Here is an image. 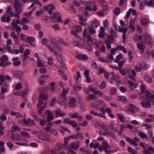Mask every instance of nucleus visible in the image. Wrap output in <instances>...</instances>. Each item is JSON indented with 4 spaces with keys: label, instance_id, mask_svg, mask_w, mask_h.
Returning <instances> with one entry per match:
<instances>
[{
    "label": "nucleus",
    "instance_id": "1",
    "mask_svg": "<svg viewBox=\"0 0 154 154\" xmlns=\"http://www.w3.org/2000/svg\"><path fill=\"white\" fill-rule=\"evenodd\" d=\"M34 133L37 135L39 138L43 141H49L50 140L49 135L44 131H42L38 132L35 131Z\"/></svg>",
    "mask_w": 154,
    "mask_h": 154
},
{
    "label": "nucleus",
    "instance_id": "2",
    "mask_svg": "<svg viewBox=\"0 0 154 154\" xmlns=\"http://www.w3.org/2000/svg\"><path fill=\"white\" fill-rule=\"evenodd\" d=\"M47 46L48 48L55 54L60 56H62L63 49L61 47H59L57 45V46L55 48H53L49 45H48Z\"/></svg>",
    "mask_w": 154,
    "mask_h": 154
},
{
    "label": "nucleus",
    "instance_id": "3",
    "mask_svg": "<svg viewBox=\"0 0 154 154\" xmlns=\"http://www.w3.org/2000/svg\"><path fill=\"white\" fill-rule=\"evenodd\" d=\"M83 39L86 41H87L88 43L91 45L93 44V41L91 36V35L88 34V29L87 28H85L83 32Z\"/></svg>",
    "mask_w": 154,
    "mask_h": 154
},
{
    "label": "nucleus",
    "instance_id": "4",
    "mask_svg": "<svg viewBox=\"0 0 154 154\" xmlns=\"http://www.w3.org/2000/svg\"><path fill=\"white\" fill-rule=\"evenodd\" d=\"M88 15V13L86 12H85L81 14H79V19L80 21V23L81 25L85 26H86L87 23L84 22L87 21V18L86 17V16H87Z\"/></svg>",
    "mask_w": 154,
    "mask_h": 154
},
{
    "label": "nucleus",
    "instance_id": "5",
    "mask_svg": "<svg viewBox=\"0 0 154 154\" xmlns=\"http://www.w3.org/2000/svg\"><path fill=\"white\" fill-rule=\"evenodd\" d=\"M97 128H98L101 131L99 132L100 134L103 135L106 134L108 131L107 128L102 125H101L99 123H97Z\"/></svg>",
    "mask_w": 154,
    "mask_h": 154
},
{
    "label": "nucleus",
    "instance_id": "6",
    "mask_svg": "<svg viewBox=\"0 0 154 154\" xmlns=\"http://www.w3.org/2000/svg\"><path fill=\"white\" fill-rule=\"evenodd\" d=\"M126 140L131 144H134L135 146L138 145L137 142L140 141L139 138L137 137H134L133 139L129 137H127L126 138Z\"/></svg>",
    "mask_w": 154,
    "mask_h": 154
},
{
    "label": "nucleus",
    "instance_id": "7",
    "mask_svg": "<svg viewBox=\"0 0 154 154\" xmlns=\"http://www.w3.org/2000/svg\"><path fill=\"white\" fill-rule=\"evenodd\" d=\"M0 60L1 63L2 64L3 66H5L8 65H10L11 63L9 62L8 58L6 55H4L1 58Z\"/></svg>",
    "mask_w": 154,
    "mask_h": 154
},
{
    "label": "nucleus",
    "instance_id": "8",
    "mask_svg": "<svg viewBox=\"0 0 154 154\" xmlns=\"http://www.w3.org/2000/svg\"><path fill=\"white\" fill-rule=\"evenodd\" d=\"M114 38L113 36L109 35L107 37V39L105 40V43L108 49H110L111 48V44L114 40Z\"/></svg>",
    "mask_w": 154,
    "mask_h": 154
},
{
    "label": "nucleus",
    "instance_id": "9",
    "mask_svg": "<svg viewBox=\"0 0 154 154\" xmlns=\"http://www.w3.org/2000/svg\"><path fill=\"white\" fill-rule=\"evenodd\" d=\"M119 31L120 32L123 33L122 35L123 38V41L124 43H125V42L126 38V33L127 32L128 30V28L126 27L122 28L120 26H119Z\"/></svg>",
    "mask_w": 154,
    "mask_h": 154
},
{
    "label": "nucleus",
    "instance_id": "10",
    "mask_svg": "<svg viewBox=\"0 0 154 154\" xmlns=\"http://www.w3.org/2000/svg\"><path fill=\"white\" fill-rule=\"evenodd\" d=\"M15 16L16 17L20 18V15L23 10V8L22 7H18L16 6L15 7Z\"/></svg>",
    "mask_w": 154,
    "mask_h": 154
},
{
    "label": "nucleus",
    "instance_id": "11",
    "mask_svg": "<svg viewBox=\"0 0 154 154\" xmlns=\"http://www.w3.org/2000/svg\"><path fill=\"white\" fill-rule=\"evenodd\" d=\"M64 122L70 125L73 127H76L77 126V123L75 121L71 120L69 118H66L64 120Z\"/></svg>",
    "mask_w": 154,
    "mask_h": 154
},
{
    "label": "nucleus",
    "instance_id": "12",
    "mask_svg": "<svg viewBox=\"0 0 154 154\" xmlns=\"http://www.w3.org/2000/svg\"><path fill=\"white\" fill-rule=\"evenodd\" d=\"M149 66H148L146 64L145 66H144L141 63L139 64L135 67V68L137 72L141 71L143 69L147 70Z\"/></svg>",
    "mask_w": 154,
    "mask_h": 154
},
{
    "label": "nucleus",
    "instance_id": "13",
    "mask_svg": "<svg viewBox=\"0 0 154 154\" xmlns=\"http://www.w3.org/2000/svg\"><path fill=\"white\" fill-rule=\"evenodd\" d=\"M23 122L25 125L29 127H32L35 125V121L29 118L27 119L24 118L23 119Z\"/></svg>",
    "mask_w": 154,
    "mask_h": 154
},
{
    "label": "nucleus",
    "instance_id": "14",
    "mask_svg": "<svg viewBox=\"0 0 154 154\" xmlns=\"http://www.w3.org/2000/svg\"><path fill=\"white\" fill-rule=\"evenodd\" d=\"M35 39V38L32 36H28L27 37V40H25V42H27L30 44L31 46L35 47V44L34 43Z\"/></svg>",
    "mask_w": 154,
    "mask_h": 154
},
{
    "label": "nucleus",
    "instance_id": "15",
    "mask_svg": "<svg viewBox=\"0 0 154 154\" xmlns=\"http://www.w3.org/2000/svg\"><path fill=\"white\" fill-rule=\"evenodd\" d=\"M47 116V119L48 121L50 122L54 119L53 113L50 110H48L45 112Z\"/></svg>",
    "mask_w": 154,
    "mask_h": 154
},
{
    "label": "nucleus",
    "instance_id": "16",
    "mask_svg": "<svg viewBox=\"0 0 154 154\" xmlns=\"http://www.w3.org/2000/svg\"><path fill=\"white\" fill-rule=\"evenodd\" d=\"M70 116L72 118H77L78 119V121H81L84 119L82 115H79L78 113L77 112L71 113L70 115Z\"/></svg>",
    "mask_w": 154,
    "mask_h": 154
},
{
    "label": "nucleus",
    "instance_id": "17",
    "mask_svg": "<svg viewBox=\"0 0 154 154\" xmlns=\"http://www.w3.org/2000/svg\"><path fill=\"white\" fill-rule=\"evenodd\" d=\"M91 107L95 109H98L99 107H105V103L102 101H100L98 102V104L96 105L93 103L91 104Z\"/></svg>",
    "mask_w": 154,
    "mask_h": 154
},
{
    "label": "nucleus",
    "instance_id": "18",
    "mask_svg": "<svg viewBox=\"0 0 154 154\" xmlns=\"http://www.w3.org/2000/svg\"><path fill=\"white\" fill-rule=\"evenodd\" d=\"M50 14L51 16V20L54 23L56 22L58 17L60 15V14L58 12L54 13L53 14L51 13Z\"/></svg>",
    "mask_w": 154,
    "mask_h": 154
},
{
    "label": "nucleus",
    "instance_id": "19",
    "mask_svg": "<svg viewBox=\"0 0 154 154\" xmlns=\"http://www.w3.org/2000/svg\"><path fill=\"white\" fill-rule=\"evenodd\" d=\"M76 57L78 59L84 61L86 60L88 58V56L86 55L82 54H77Z\"/></svg>",
    "mask_w": 154,
    "mask_h": 154
},
{
    "label": "nucleus",
    "instance_id": "20",
    "mask_svg": "<svg viewBox=\"0 0 154 154\" xmlns=\"http://www.w3.org/2000/svg\"><path fill=\"white\" fill-rule=\"evenodd\" d=\"M67 99L66 96L60 95V97L59 99V103L62 105H66L67 103Z\"/></svg>",
    "mask_w": 154,
    "mask_h": 154
},
{
    "label": "nucleus",
    "instance_id": "21",
    "mask_svg": "<svg viewBox=\"0 0 154 154\" xmlns=\"http://www.w3.org/2000/svg\"><path fill=\"white\" fill-rule=\"evenodd\" d=\"M76 99L75 97L71 98L69 100V106L71 108H75L76 106Z\"/></svg>",
    "mask_w": 154,
    "mask_h": 154
},
{
    "label": "nucleus",
    "instance_id": "22",
    "mask_svg": "<svg viewBox=\"0 0 154 154\" xmlns=\"http://www.w3.org/2000/svg\"><path fill=\"white\" fill-rule=\"evenodd\" d=\"M144 40L145 43L151 44L152 42V39L151 36L147 34H146L144 35Z\"/></svg>",
    "mask_w": 154,
    "mask_h": 154
},
{
    "label": "nucleus",
    "instance_id": "23",
    "mask_svg": "<svg viewBox=\"0 0 154 154\" xmlns=\"http://www.w3.org/2000/svg\"><path fill=\"white\" fill-rule=\"evenodd\" d=\"M143 153L144 154H152V152L154 153V148L149 146L148 149H144L143 151Z\"/></svg>",
    "mask_w": 154,
    "mask_h": 154
},
{
    "label": "nucleus",
    "instance_id": "24",
    "mask_svg": "<svg viewBox=\"0 0 154 154\" xmlns=\"http://www.w3.org/2000/svg\"><path fill=\"white\" fill-rule=\"evenodd\" d=\"M13 27L16 29V31L17 32H20L22 31V28L20 26L17 25L16 23L14 20H13L11 23Z\"/></svg>",
    "mask_w": 154,
    "mask_h": 154
},
{
    "label": "nucleus",
    "instance_id": "25",
    "mask_svg": "<svg viewBox=\"0 0 154 154\" xmlns=\"http://www.w3.org/2000/svg\"><path fill=\"white\" fill-rule=\"evenodd\" d=\"M13 64L15 66H18L21 64V62L19 60V57H14L12 59Z\"/></svg>",
    "mask_w": 154,
    "mask_h": 154
},
{
    "label": "nucleus",
    "instance_id": "26",
    "mask_svg": "<svg viewBox=\"0 0 154 154\" xmlns=\"http://www.w3.org/2000/svg\"><path fill=\"white\" fill-rule=\"evenodd\" d=\"M100 32L98 34V36L101 38H103L105 37V29L104 27L102 26L100 28Z\"/></svg>",
    "mask_w": 154,
    "mask_h": 154
},
{
    "label": "nucleus",
    "instance_id": "27",
    "mask_svg": "<svg viewBox=\"0 0 154 154\" xmlns=\"http://www.w3.org/2000/svg\"><path fill=\"white\" fill-rule=\"evenodd\" d=\"M66 113L64 112H61L60 109H58L56 112V117H63L65 116Z\"/></svg>",
    "mask_w": 154,
    "mask_h": 154
},
{
    "label": "nucleus",
    "instance_id": "28",
    "mask_svg": "<svg viewBox=\"0 0 154 154\" xmlns=\"http://www.w3.org/2000/svg\"><path fill=\"white\" fill-rule=\"evenodd\" d=\"M142 106L144 108H150L151 106V104L149 101L142 102L141 103Z\"/></svg>",
    "mask_w": 154,
    "mask_h": 154
},
{
    "label": "nucleus",
    "instance_id": "29",
    "mask_svg": "<svg viewBox=\"0 0 154 154\" xmlns=\"http://www.w3.org/2000/svg\"><path fill=\"white\" fill-rule=\"evenodd\" d=\"M146 88V85L143 84H142L140 85V89H141V93H144L146 95V93L147 92L150 93L147 90H145Z\"/></svg>",
    "mask_w": 154,
    "mask_h": 154
},
{
    "label": "nucleus",
    "instance_id": "30",
    "mask_svg": "<svg viewBox=\"0 0 154 154\" xmlns=\"http://www.w3.org/2000/svg\"><path fill=\"white\" fill-rule=\"evenodd\" d=\"M137 47L138 49L140 50L141 53H143L145 49V46L142 43L138 42L137 44Z\"/></svg>",
    "mask_w": 154,
    "mask_h": 154
},
{
    "label": "nucleus",
    "instance_id": "31",
    "mask_svg": "<svg viewBox=\"0 0 154 154\" xmlns=\"http://www.w3.org/2000/svg\"><path fill=\"white\" fill-rule=\"evenodd\" d=\"M51 45L53 46V48L57 46V42L53 37H51L50 39Z\"/></svg>",
    "mask_w": 154,
    "mask_h": 154
},
{
    "label": "nucleus",
    "instance_id": "32",
    "mask_svg": "<svg viewBox=\"0 0 154 154\" xmlns=\"http://www.w3.org/2000/svg\"><path fill=\"white\" fill-rule=\"evenodd\" d=\"M84 91L87 94L90 93L91 91H92L94 93L95 88L90 85L88 88H84Z\"/></svg>",
    "mask_w": 154,
    "mask_h": 154
},
{
    "label": "nucleus",
    "instance_id": "33",
    "mask_svg": "<svg viewBox=\"0 0 154 154\" xmlns=\"http://www.w3.org/2000/svg\"><path fill=\"white\" fill-rule=\"evenodd\" d=\"M146 93V99L148 100L151 101L154 99V94H152L150 93L147 92Z\"/></svg>",
    "mask_w": 154,
    "mask_h": 154
},
{
    "label": "nucleus",
    "instance_id": "34",
    "mask_svg": "<svg viewBox=\"0 0 154 154\" xmlns=\"http://www.w3.org/2000/svg\"><path fill=\"white\" fill-rule=\"evenodd\" d=\"M117 99V100L119 101H122L124 102H126L127 101V98L124 96H118Z\"/></svg>",
    "mask_w": 154,
    "mask_h": 154
},
{
    "label": "nucleus",
    "instance_id": "35",
    "mask_svg": "<svg viewBox=\"0 0 154 154\" xmlns=\"http://www.w3.org/2000/svg\"><path fill=\"white\" fill-rule=\"evenodd\" d=\"M80 143L79 142L77 141L76 143H73L71 144V147L74 149H77L79 147Z\"/></svg>",
    "mask_w": 154,
    "mask_h": 154
},
{
    "label": "nucleus",
    "instance_id": "36",
    "mask_svg": "<svg viewBox=\"0 0 154 154\" xmlns=\"http://www.w3.org/2000/svg\"><path fill=\"white\" fill-rule=\"evenodd\" d=\"M11 19L10 17L8 16L6 17L5 15H3L1 18V21L2 22H9Z\"/></svg>",
    "mask_w": 154,
    "mask_h": 154
},
{
    "label": "nucleus",
    "instance_id": "37",
    "mask_svg": "<svg viewBox=\"0 0 154 154\" xmlns=\"http://www.w3.org/2000/svg\"><path fill=\"white\" fill-rule=\"evenodd\" d=\"M69 89L68 88H63V92L62 94H60V95L66 96V95L68 94L69 91Z\"/></svg>",
    "mask_w": 154,
    "mask_h": 154
},
{
    "label": "nucleus",
    "instance_id": "38",
    "mask_svg": "<svg viewBox=\"0 0 154 154\" xmlns=\"http://www.w3.org/2000/svg\"><path fill=\"white\" fill-rule=\"evenodd\" d=\"M11 114L13 116H15L17 118L19 117L21 118L22 117V115L19 112L12 111L11 112Z\"/></svg>",
    "mask_w": 154,
    "mask_h": 154
},
{
    "label": "nucleus",
    "instance_id": "39",
    "mask_svg": "<svg viewBox=\"0 0 154 154\" xmlns=\"http://www.w3.org/2000/svg\"><path fill=\"white\" fill-rule=\"evenodd\" d=\"M144 79L145 81H146L149 83H151L152 82V79L151 77L149 74H145Z\"/></svg>",
    "mask_w": 154,
    "mask_h": 154
},
{
    "label": "nucleus",
    "instance_id": "40",
    "mask_svg": "<svg viewBox=\"0 0 154 154\" xmlns=\"http://www.w3.org/2000/svg\"><path fill=\"white\" fill-rule=\"evenodd\" d=\"M149 20L147 19L143 18L141 21V24L143 25L146 26L149 24Z\"/></svg>",
    "mask_w": 154,
    "mask_h": 154
},
{
    "label": "nucleus",
    "instance_id": "41",
    "mask_svg": "<svg viewBox=\"0 0 154 154\" xmlns=\"http://www.w3.org/2000/svg\"><path fill=\"white\" fill-rule=\"evenodd\" d=\"M53 124V123L51 122H48L47 125L46 127H45V129L46 131L47 132H49L51 130V125Z\"/></svg>",
    "mask_w": 154,
    "mask_h": 154
},
{
    "label": "nucleus",
    "instance_id": "42",
    "mask_svg": "<svg viewBox=\"0 0 154 154\" xmlns=\"http://www.w3.org/2000/svg\"><path fill=\"white\" fill-rule=\"evenodd\" d=\"M73 28L78 32H81L82 30V27L80 25H75L73 26Z\"/></svg>",
    "mask_w": 154,
    "mask_h": 154
},
{
    "label": "nucleus",
    "instance_id": "43",
    "mask_svg": "<svg viewBox=\"0 0 154 154\" xmlns=\"http://www.w3.org/2000/svg\"><path fill=\"white\" fill-rule=\"evenodd\" d=\"M145 3L149 6H154V0H144Z\"/></svg>",
    "mask_w": 154,
    "mask_h": 154
},
{
    "label": "nucleus",
    "instance_id": "44",
    "mask_svg": "<svg viewBox=\"0 0 154 154\" xmlns=\"http://www.w3.org/2000/svg\"><path fill=\"white\" fill-rule=\"evenodd\" d=\"M129 26L131 29V31L134 32L135 29L134 22V20H132L130 22Z\"/></svg>",
    "mask_w": 154,
    "mask_h": 154
},
{
    "label": "nucleus",
    "instance_id": "45",
    "mask_svg": "<svg viewBox=\"0 0 154 154\" xmlns=\"http://www.w3.org/2000/svg\"><path fill=\"white\" fill-rule=\"evenodd\" d=\"M97 97L94 95L92 94H89L86 98L87 100L90 101L92 100H96L97 99Z\"/></svg>",
    "mask_w": 154,
    "mask_h": 154
},
{
    "label": "nucleus",
    "instance_id": "46",
    "mask_svg": "<svg viewBox=\"0 0 154 154\" xmlns=\"http://www.w3.org/2000/svg\"><path fill=\"white\" fill-rule=\"evenodd\" d=\"M117 116L118 118L121 122H125V116H123L122 114L120 113H118Z\"/></svg>",
    "mask_w": 154,
    "mask_h": 154
},
{
    "label": "nucleus",
    "instance_id": "47",
    "mask_svg": "<svg viewBox=\"0 0 154 154\" xmlns=\"http://www.w3.org/2000/svg\"><path fill=\"white\" fill-rule=\"evenodd\" d=\"M128 83L130 85L131 88L132 90H133L135 88H136L138 85L137 83H134L131 81H128Z\"/></svg>",
    "mask_w": 154,
    "mask_h": 154
},
{
    "label": "nucleus",
    "instance_id": "48",
    "mask_svg": "<svg viewBox=\"0 0 154 154\" xmlns=\"http://www.w3.org/2000/svg\"><path fill=\"white\" fill-rule=\"evenodd\" d=\"M30 115L34 118L37 121H38L39 120V118L37 116L36 113L33 111H31L30 112Z\"/></svg>",
    "mask_w": 154,
    "mask_h": 154
},
{
    "label": "nucleus",
    "instance_id": "49",
    "mask_svg": "<svg viewBox=\"0 0 154 154\" xmlns=\"http://www.w3.org/2000/svg\"><path fill=\"white\" fill-rule=\"evenodd\" d=\"M39 98L41 100H46L48 99V95L45 94H41L40 95Z\"/></svg>",
    "mask_w": 154,
    "mask_h": 154
},
{
    "label": "nucleus",
    "instance_id": "50",
    "mask_svg": "<svg viewBox=\"0 0 154 154\" xmlns=\"http://www.w3.org/2000/svg\"><path fill=\"white\" fill-rule=\"evenodd\" d=\"M46 76H42L38 79V81L40 85H43L45 82V77Z\"/></svg>",
    "mask_w": 154,
    "mask_h": 154
},
{
    "label": "nucleus",
    "instance_id": "51",
    "mask_svg": "<svg viewBox=\"0 0 154 154\" xmlns=\"http://www.w3.org/2000/svg\"><path fill=\"white\" fill-rule=\"evenodd\" d=\"M49 9L48 10V12L49 14H51L52 13L53 10L55 8V7L52 4L49 5Z\"/></svg>",
    "mask_w": 154,
    "mask_h": 154
},
{
    "label": "nucleus",
    "instance_id": "52",
    "mask_svg": "<svg viewBox=\"0 0 154 154\" xmlns=\"http://www.w3.org/2000/svg\"><path fill=\"white\" fill-rule=\"evenodd\" d=\"M29 22V20L26 17L23 18L21 20V25L22 26Z\"/></svg>",
    "mask_w": 154,
    "mask_h": 154
},
{
    "label": "nucleus",
    "instance_id": "53",
    "mask_svg": "<svg viewBox=\"0 0 154 154\" xmlns=\"http://www.w3.org/2000/svg\"><path fill=\"white\" fill-rule=\"evenodd\" d=\"M14 75L17 77L19 78H21L23 76V73L22 72L17 71L14 72Z\"/></svg>",
    "mask_w": 154,
    "mask_h": 154
},
{
    "label": "nucleus",
    "instance_id": "54",
    "mask_svg": "<svg viewBox=\"0 0 154 154\" xmlns=\"http://www.w3.org/2000/svg\"><path fill=\"white\" fill-rule=\"evenodd\" d=\"M139 135L140 137L142 139H146L147 137V135L144 133L142 132H139Z\"/></svg>",
    "mask_w": 154,
    "mask_h": 154
},
{
    "label": "nucleus",
    "instance_id": "55",
    "mask_svg": "<svg viewBox=\"0 0 154 154\" xmlns=\"http://www.w3.org/2000/svg\"><path fill=\"white\" fill-rule=\"evenodd\" d=\"M21 134L24 137L28 138H30V134L28 132L22 131L21 132Z\"/></svg>",
    "mask_w": 154,
    "mask_h": 154
},
{
    "label": "nucleus",
    "instance_id": "56",
    "mask_svg": "<svg viewBox=\"0 0 154 154\" xmlns=\"http://www.w3.org/2000/svg\"><path fill=\"white\" fill-rule=\"evenodd\" d=\"M5 80V76L3 74L0 75V85L3 84V82Z\"/></svg>",
    "mask_w": 154,
    "mask_h": 154
},
{
    "label": "nucleus",
    "instance_id": "57",
    "mask_svg": "<svg viewBox=\"0 0 154 154\" xmlns=\"http://www.w3.org/2000/svg\"><path fill=\"white\" fill-rule=\"evenodd\" d=\"M76 136L77 139H82L84 137L83 134L81 132L76 134Z\"/></svg>",
    "mask_w": 154,
    "mask_h": 154
},
{
    "label": "nucleus",
    "instance_id": "58",
    "mask_svg": "<svg viewBox=\"0 0 154 154\" xmlns=\"http://www.w3.org/2000/svg\"><path fill=\"white\" fill-rule=\"evenodd\" d=\"M123 57V55L122 54H120L117 56L115 60V62L116 63H118L119 61L122 59Z\"/></svg>",
    "mask_w": 154,
    "mask_h": 154
},
{
    "label": "nucleus",
    "instance_id": "59",
    "mask_svg": "<svg viewBox=\"0 0 154 154\" xmlns=\"http://www.w3.org/2000/svg\"><path fill=\"white\" fill-rule=\"evenodd\" d=\"M94 94H95V95L98 94L99 96L101 97H102L103 96V94L102 92L100 91H97V90H96L95 89V90H94Z\"/></svg>",
    "mask_w": 154,
    "mask_h": 154
},
{
    "label": "nucleus",
    "instance_id": "60",
    "mask_svg": "<svg viewBox=\"0 0 154 154\" xmlns=\"http://www.w3.org/2000/svg\"><path fill=\"white\" fill-rule=\"evenodd\" d=\"M39 121L40 125L42 126H44L46 123V120L44 119H39Z\"/></svg>",
    "mask_w": 154,
    "mask_h": 154
},
{
    "label": "nucleus",
    "instance_id": "61",
    "mask_svg": "<svg viewBox=\"0 0 154 154\" xmlns=\"http://www.w3.org/2000/svg\"><path fill=\"white\" fill-rule=\"evenodd\" d=\"M29 91V90L28 89H26L23 92L21 91V96L23 97H26Z\"/></svg>",
    "mask_w": 154,
    "mask_h": 154
},
{
    "label": "nucleus",
    "instance_id": "62",
    "mask_svg": "<svg viewBox=\"0 0 154 154\" xmlns=\"http://www.w3.org/2000/svg\"><path fill=\"white\" fill-rule=\"evenodd\" d=\"M11 131L14 132L16 131H21V129L18 126H14L12 128Z\"/></svg>",
    "mask_w": 154,
    "mask_h": 154
},
{
    "label": "nucleus",
    "instance_id": "63",
    "mask_svg": "<svg viewBox=\"0 0 154 154\" xmlns=\"http://www.w3.org/2000/svg\"><path fill=\"white\" fill-rule=\"evenodd\" d=\"M11 36L14 39H17L19 38V37L17 35L15 32H12L11 33Z\"/></svg>",
    "mask_w": 154,
    "mask_h": 154
},
{
    "label": "nucleus",
    "instance_id": "64",
    "mask_svg": "<svg viewBox=\"0 0 154 154\" xmlns=\"http://www.w3.org/2000/svg\"><path fill=\"white\" fill-rule=\"evenodd\" d=\"M92 25L94 27H97L100 25V23L97 20H95L92 22Z\"/></svg>",
    "mask_w": 154,
    "mask_h": 154
}]
</instances>
